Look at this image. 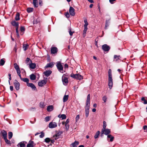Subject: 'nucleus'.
<instances>
[{
  "label": "nucleus",
  "mask_w": 147,
  "mask_h": 147,
  "mask_svg": "<svg viewBox=\"0 0 147 147\" xmlns=\"http://www.w3.org/2000/svg\"><path fill=\"white\" fill-rule=\"evenodd\" d=\"M65 128L67 130H68L69 127V124H65Z\"/></svg>",
  "instance_id": "864d4df0"
},
{
  "label": "nucleus",
  "mask_w": 147,
  "mask_h": 147,
  "mask_svg": "<svg viewBox=\"0 0 147 147\" xmlns=\"http://www.w3.org/2000/svg\"><path fill=\"white\" fill-rule=\"evenodd\" d=\"M10 89L11 91H13V87L12 86H10Z\"/></svg>",
  "instance_id": "0e129e2a"
},
{
  "label": "nucleus",
  "mask_w": 147,
  "mask_h": 147,
  "mask_svg": "<svg viewBox=\"0 0 147 147\" xmlns=\"http://www.w3.org/2000/svg\"><path fill=\"white\" fill-rule=\"evenodd\" d=\"M74 32H71V30H70L69 31V34L70 36H72L73 35V33Z\"/></svg>",
  "instance_id": "13d9d810"
},
{
  "label": "nucleus",
  "mask_w": 147,
  "mask_h": 147,
  "mask_svg": "<svg viewBox=\"0 0 147 147\" xmlns=\"http://www.w3.org/2000/svg\"><path fill=\"white\" fill-rule=\"evenodd\" d=\"M33 4L35 7H37L38 6L37 0H33Z\"/></svg>",
  "instance_id": "c85d7f7f"
},
{
  "label": "nucleus",
  "mask_w": 147,
  "mask_h": 147,
  "mask_svg": "<svg viewBox=\"0 0 147 147\" xmlns=\"http://www.w3.org/2000/svg\"><path fill=\"white\" fill-rule=\"evenodd\" d=\"M50 117L49 116H47L45 117V120L46 122H48L50 120Z\"/></svg>",
  "instance_id": "a18cd8bd"
},
{
  "label": "nucleus",
  "mask_w": 147,
  "mask_h": 147,
  "mask_svg": "<svg viewBox=\"0 0 147 147\" xmlns=\"http://www.w3.org/2000/svg\"><path fill=\"white\" fill-rule=\"evenodd\" d=\"M5 63V61L3 59H1L0 61V64L1 66L3 65Z\"/></svg>",
  "instance_id": "58836bf2"
},
{
  "label": "nucleus",
  "mask_w": 147,
  "mask_h": 147,
  "mask_svg": "<svg viewBox=\"0 0 147 147\" xmlns=\"http://www.w3.org/2000/svg\"><path fill=\"white\" fill-rule=\"evenodd\" d=\"M90 95L88 94L87 96L85 107V116L86 117H87L89 115L90 106Z\"/></svg>",
  "instance_id": "f257e3e1"
},
{
  "label": "nucleus",
  "mask_w": 147,
  "mask_h": 147,
  "mask_svg": "<svg viewBox=\"0 0 147 147\" xmlns=\"http://www.w3.org/2000/svg\"><path fill=\"white\" fill-rule=\"evenodd\" d=\"M20 19V14L18 13L16 14L15 17V20L16 21H18Z\"/></svg>",
  "instance_id": "473e14b6"
},
{
  "label": "nucleus",
  "mask_w": 147,
  "mask_h": 147,
  "mask_svg": "<svg viewBox=\"0 0 147 147\" xmlns=\"http://www.w3.org/2000/svg\"><path fill=\"white\" fill-rule=\"evenodd\" d=\"M84 29L83 31V35L84 37L86 36V32L88 30L87 26H84Z\"/></svg>",
  "instance_id": "5701e85b"
},
{
  "label": "nucleus",
  "mask_w": 147,
  "mask_h": 147,
  "mask_svg": "<svg viewBox=\"0 0 147 147\" xmlns=\"http://www.w3.org/2000/svg\"><path fill=\"white\" fill-rule=\"evenodd\" d=\"M100 134V131H98L96 132V134H95L94 138L95 139H96L98 137V136Z\"/></svg>",
  "instance_id": "72a5a7b5"
},
{
  "label": "nucleus",
  "mask_w": 147,
  "mask_h": 147,
  "mask_svg": "<svg viewBox=\"0 0 147 147\" xmlns=\"http://www.w3.org/2000/svg\"><path fill=\"white\" fill-rule=\"evenodd\" d=\"M36 108L35 107H32L29 109V110L30 111H33L35 110Z\"/></svg>",
  "instance_id": "603ef678"
},
{
  "label": "nucleus",
  "mask_w": 147,
  "mask_h": 147,
  "mask_svg": "<svg viewBox=\"0 0 147 147\" xmlns=\"http://www.w3.org/2000/svg\"><path fill=\"white\" fill-rule=\"evenodd\" d=\"M61 119L63 120L66 119V116L65 114H63L61 115Z\"/></svg>",
  "instance_id": "79ce46f5"
},
{
  "label": "nucleus",
  "mask_w": 147,
  "mask_h": 147,
  "mask_svg": "<svg viewBox=\"0 0 147 147\" xmlns=\"http://www.w3.org/2000/svg\"><path fill=\"white\" fill-rule=\"evenodd\" d=\"M14 67L16 70L20 68L18 65L17 63H14Z\"/></svg>",
  "instance_id": "ea45409f"
},
{
  "label": "nucleus",
  "mask_w": 147,
  "mask_h": 147,
  "mask_svg": "<svg viewBox=\"0 0 147 147\" xmlns=\"http://www.w3.org/2000/svg\"><path fill=\"white\" fill-rule=\"evenodd\" d=\"M18 27H16V31L17 34H18L19 33L18 30Z\"/></svg>",
  "instance_id": "338daca9"
},
{
  "label": "nucleus",
  "mask_w": 147,
  "mask_h": 147,
  "mask_svg": "<svg viewBox=\"0 0 147 147\" xmlns=\"http://www.w3.org/2000/svg\"><path fill=\"white\" fill-rule=\"evenodd\" d=\"M79 144V142H78L75 141L70 145V147H77V145Z\"/></svg>",
  "instance_id": "ddd939ff"
},
{
  "label": "nucleus",
  "mask_w": 147,
  "mask_h": 147,
  "mask_svg": "<svg viewBox=\"0 0 147 147\" xmlns=\"http://www.w3.org/2000/svg\"><path fill=\"white\" fill-rule=\"evenodd\" d=\"M4 140L5 141V142L6 144H10V145L11 144V142L9 140H8L7 139V138L4 139Z\"/></svg>",
  "instance_id": "f704fd0d"
},
{
  "label": "nucleus",
  "mask_w": 147,
  "mask_h": 147,
  "mask_svg": "<svg viewBox=\"0 0 147 147\" xmlns=\"http://www.w3.org/2000/svg\"><path fill=\"white\" fill-rule=\"evenodd\" d=\"M51 140L49 138H46L45 139V141L47 143H48L50 142Z\"/></svg>",
  "instance_id": "de8ad7c7"
},
{
  "label": "nucleus",
  "mask_w": 147,
  "mask_h": 147,
  "mask_svg": "<svg viewBox=\"0 0 147 147\" xmlns=\"http://www.w3.org/2000/svg\"><path fill=\"white\" fill-rule=\"evenodd\" d=\"M56 63V66L59 71L60 72L63 73V67L61 64V63L60 61H57Z\"/></svg>",
  "instance_id": "7ed1b4c3"
},
{
  "label": "nucleus",
  "mask_w": 147,
  "mask_h": 147,
  "mask_svg": "<svg viewBox=\"0 0 147 147\" xmlns=\"http://www.w3.org/2000/svg\"><path fill=\"white\" fill-rule=\"evenodd\" d=\"M8 138L9 139H11L13 136V133L11 132H9L8 134Z\"/></svg>",
  "instance_id": "e433bc0d"
},
{
  "label": "nucleus",
  "mask_w": 147,
  "mask_h": 147,
  "mask_svg": "<svg viewBox=\"0 0 147 147\" xmlns=\"http://www.w3.org/2000/svg\"><path fill=\"white\" fill-rule=\"evenodd\" d=\"M102 49L105 51H108L110 49L109 46L107 44H104L102 46Z\"/></svg>",
  "instance_id": "0eeeda50"
},
{
  "label": "nucleus",
  "mask_w": 147,
  "mask_h": 147,
  "mask_svg": "<svg viewBox=\"0 0 147 147\" xmlns=\"http://www.w3.org/2000/svg\"><path fill=\"white\" fill-rule=\"evenodd\" d=\"M28 46V44L24 45L23 46V48L24 49V51H26L27 50Z\"/></svg>",
  "instance_id": "a19ab883"
},
{
  "label": "nucleus",
  "mask_w": 147,
  "mask_h": 147,
  "mask_svg": "<svg viewBox=\"0 0 147 147\" xmlns=\"http://www.w3.org/2000/svg\"><path fill=\"white\" fill-rule=\"evenodd\" d=\"M38 23V22L36 20H34L33 21V23L34 24H36Z\"/></svg>",
  "instance_id": "e2e57ef3"
},
{
  "label": "nucleus",
  "mask_w": 147,
  "mask_h": 147,
  "mask_svg": "<svg viewBox=\"0 0 147 147\" xmlns=\"http://www.w3.org/2000/svg\"><path fill=\"white\" fill-rule=\"evenodd\" d=\"M69 122V119H67L66 121L65 122V124H68Z\"/></svg>",
  "instance_id": "bf43d9fd"
},
{
  "label": "nucleus",
  "mask_w": 147,
  "mask_h": 147,
  "mask_svg": "<svg viewBox=\"0 0 147 147\" xmlns=\"http://www.w3.org/2000/svg\"><path fill=\"white\" fill-rule=\"evenodd\" d=\"M21 80L24 82L26 83L27 84L29 83V80L27 78H22Z\"/></svg>",
  "instance_id": "7c9ffc66"
},
{
  "label": "nucleus",
  "mask_w": 147,
  "mask_h": 147,
  "mask_svg": "<svg viewBox=\"0 0 147 147\" xmlns=\"http://www.w3.org/2000/svg\"><path fill=\"white\" fill-rule=\"evenodd\" d=\"M1 132L2 134V136L3 137L4 139L7 138V133L5 131L3 130L1 131Z\"/></svg>",
  "instance_id": "b1692460"
},
{
  "label": "nucleus",
  "mask_w": 147,
  "mask_h": 147,
  "mask_svg": "<svg viewBox=\"0 0 147 147\" xmlns=\"http://www.w3.org/2000/svg\"><path fill=\"white\" fill-rule=\"evenodd\" d=\"M64 67L65 68H68V65L67 64H65L64 65Z\"/></svg>",
  "instance_id": "680f3d73"
},
{
  "label": "nucleus",
  "mask_w": 147,
  "mask_h": 147,
  "mask_svg": "<svg viewBox=\"0 0 147 147\" xmlns=\"http://www.w3.org/2000/svg\"><path fill=\"white\" fill-rule=\"evenodd\" d=\"M120 56L119 55H114V59L115 61H117L119 60V57Z\"/></svg>",
  "instance_id": "2f4dec72"
},
{
  "label": "nucleus",
  "mask_w": 147,
  "mask_h": 147,
  "mask_svg": "<svg viewBox=\"0 0 147 147\" xmlns=\"http://www.w3.org/2000/svg\"><path fill=\"white\" fill-rule=\"evenodd\" d=\"M80 118V116L79 115H78L76 116V122H77L79 119Z\"/></svg>",
  "instance_id": "3c124183"
},
{
  "label": "nucleus",
  "mask_w": 147,
  "mask_h": 147,
  "mask_svg": "<svg viewBox=\"0 0 147 147\" xmlns=\"http://www.w3.org/2000/svg\"><path fill=\"white\" fill-rule=\"evenodd\" d=\"M16 70L17 71L18 74H20V68Z\"/></svg>",
  "instance_id": "4d7b16f0"
},
{
  "label": "nucleus",
  "mask_w": 147,
  "mask_h": 147,
  "mask_svg": "<svg viewBox=\"0 0 147 147\" xmlns=\"http://www.w3.org/2000/svg\"><path fill=\"white\" fill-rule=\"evenodd\" d=\"M52 73V71L51 70H49L46 71L44 72V75L47 77H48Z\"/></svg>",
  "instance_id": "dca6fc26"
},
{
  "label": "nucleus",
  "mask_w": 147,
  "mask_h": 147,
  "mask_svg": "<svg viewBox=\"0 0 147 147\" xmlns=\"http://www.w3.org/2000/svg\"><path fill=\"white\" fill-rule=\"evenodd\" d=\"M36 76L34 74H31L30 76V79L32 80H34L36 79Z\"/></svg>",
  "instance_id": "cd10ccee"
},
{
  "label": "nucleus",
  "mask_w": 147,
  "mask_h": 147,
  "mask_svg": "<svg viewBox=\"0 0 147 147\" xmlns=\"http://www.w3.org/2000/svg\"><path fill=\"white\" fill-rule=\"evenodd\" d=\"M57 126V123L55 122H51L49 124V127L50 128H55Z\"/></svg>",
  "instance_id": "423d86ee"
},
{
  "label": "nucleus",
  "mask_w": 147,
  "mask_h": 147,
  "mask_svg": "<svg viewBox=\"0 0 147 147\" xmlns=\"http://www.w3.org/2000/svg\"><path fill=\"white\" fill-rule=\"evenodd\" d=\"M58 51L57 48L55 47H51V51L52 54H54L56 53Z\"/></svg>",
  "instance_id": "9b49d317"
},
{
  "label": "nucleus",
  "mask_w": 147,
  "mask_h": 147,
  "mask_svg": "<svg viewBox=\"0 0 147 147\" xmlns=\"http://www.w3.org/2000/svg\"><path fill=\"white\" fill-rule=\"evenodd\" d=\"M141 100L144 101V104H147V101L145 99L144 97H142L141 98Z\"/></svg>",
  "instance_id": "49530a36"
},
{
  "label": "nucleus",
  "mask_w": 147,
  "mask_h": 147,
  "mask_svg": "<svg viewBox=\"0 0 147 147\" xmlns=\"http://www.w3.org/2000/svg\"><path fill=\"white\" fill-rule=\"evenodd\" d=\"M107 139L108 138H110V142H112V141H113V139H114V137L112 136L111 134H109L108 135H107Z\"/></svg>",
  "instance_id": "bb28decb"
},
{
  "label": "nucleus",
  "mask_w": 147,
  "mask_h": 147,
  "mask_svg": "<svg viewBox=\"0 0 147 147\" xmlns=\"http://www.w3.org/2000/svg\"><path fill=\"white\" fill-rule=\"evenodd\" d=\"M32 62L31 60L28 57H27L25 61V63L27 65H29Z\"/></svg>",
  "instance_id": "412c9836"
},
{
  "label": "nucleus",
  "mask_w": 147,
  "mask_h": 147,
  "mask_svg": "<svg viewBox=\"0 0 147 147\" xmlns=\"http://www.w3.org/2000/svg\"><path fill=\"white\" fill-rule=\"evenodd\" d=\"M33 11V8H28L27 10V11L28 13H30Z\"/></svg>",
  "instance_id": "4c0bfd02"
},
{
  "label": "nucleus",
  "mask_w": 147,
  "mask_h": 147,
  "mask_svg": "<svg viewBox=\"0 0 147 147\" xmlns=\"http://www.w3.org/2000/svg\"><path fill=\"white\" fill-rule=\"evenodd\" d=\"M108 86L110 89L112 88L113 86L112 71L111 69H109L108 71Z\"/></svg>",
  "instance_id": "f03ea898"
},
{
  "label": "nucleus",
  "mask_w": 147,
  "mask_h": 147,
  "mask_svg": "<svg viewBox=\"0 0 147 147\" xmlns=\"http://www.w3.org/2000/svg\"><path fill=\"white\" fill-rule=\"evenodd\" d=\"M27 143L26 142H20L17 145L19 146L20 147H26V144Z\"/></svg>",
  "instance_id": "2eb2a0df"
},
{
  "label": "nucleus",
  "mask_w": 147,
  "mask_h": 147,
  "mask_svg": "<svg viewBox=\"0 0 147 147\" xmlns=\"http://www.w3.org/2000/svg\"><path fill=\"white\" fill-rule=\"evenodd\" d=\"M20 30L22 32H23L24 31L25 28L23 26H21L20 28Z\"/></svg>",
  "instance_id": "5fc2aeb1"
},
{
  "label": "nucleus",
  "mask_w": 147,
  "mask_h": 147,
  "mask_svg": "<svg viewBox=\"0 0 147 147\" xmlns=\"http://www.w3.org/2000/svg\"><path fill=\"white\" fill-rule=\"evenodd\" d=\"M34 142L32 141H30L29 143L27 144V147H33L34 146Z\"/></svg>",
  "instance_id": "aec40b11"
},
{
  "label": "nucleus",
  "mask_w": 147,
  "mask_h": 147,
  "mask_svg": "<svg viewBox=\"0 0 147 147\" xmlns=\"http://www.w3.org/2000/svg\"><path fill=\"white\" fill-rule=\"evenodd\" d=\"M69 13L70 15L72 16H74L75 15V9L72 7H70Z\"/></svg>",
  "instance_id": "9d476101"
},
{
  "label": "nucleus",
  "mask_w": 147,
  "mask_h": 147,
  "mask_svg": "<svg viewBox=\"0 0 147 147\" xmlns=\"http://www.w3.org/2000/svg\"><path fill=\"white\" fill-rule=\"evenodd\" d=\"M11 24L12 26H16V27H19V24L18 22H16L14 21L11 22Z\"/></svg>",
  "instance_id": "393cba45"
},
{
  "label": "nucleus",
  "mask_w": 147,
  "mask_h": 147,
  "mask_svg": "<svg viewBox=\"0 0 147 147\" xmlns=\"http://www.w3.org/2000/svg\"><path fill=\"white\" fill-rule=\"evenodd\" d=\"M84 22L85 24L84 25V26H87L88 25V24L87 19H85V20H84Z\"/></svg>",
  "instance_id": "37998d69"
},
{
  "label": "nucleus",
  "mask_w": 147,
  "mask_h": 147,
  "mask_svg": "<svg viewBox=\"0 0 147 147\" xmlns=\"http://www.w3.org/2000/svg\"><path fill=\"white\" fill-rule=\"evenodd\" d=\"M103 132L105 135H108L111 133V131L110 129H105L104 130H103Z\"/></svg>",
  "instance_id": "a211bd4d"
},
{
  "label": "nucleus",
  "mask_w": 147,
  "mask_h": 147,
  "mask_svg": "<svg viewBox=\"0 0 147 147\" xmlns=\"http://www.w3.org/2000/svg\"><path fill=\"white\" fill-rule=\"evenodd\" d=\"M110 19L107 20L106 21L105 25V29L106 30L107 29L110 23Z\"/></svg>",
  "instance_id": "4468645a"
},
{
  "label": "nucleus",
  "mask_w": 147,
  "mask_h": 147,
  "mask_svg": "<svg viewBox=\"0 0 147 147\" xmlns=\"http://www.w3.org/2000/svg\"><path fill=\"white\" fill-rule=\"evenodd\" d=\"M107 99V96H105L103 97L102 100L104 101V102H105Z\"/></svg>",
  "instance_id": "c03bdc74"
},
{
  "label": "nucleus",
  "mask_w": 147,
  "mask_h": 147,
  "mask_svg": "<svg viewBox=\"0 0 147 147\" xmlns=\"http://www.w3.org/2000/svg\"><path fill=\"white\" fill-rule=\"evenodd\" d=\"M62 134V133L61 131H59L55 135L53 136L54 137H55V139L57 140L58 139L59 136H60L61 134Z\"/></svg>",
  "instance_id": "f3484780"
},
{
  "label": "nucleus",
  "mask_w": 147,
  "mask_h": 147,
  "mask_svg": "<svg viewBox=\"0 0 147 147\" xmlns=\"http://www.w3.org/2000/svg\"><path fill=\"white\" fill-rule=\"evenodd\" d=\"M30 68L32 69H34L36 66V65L35 63H30V64L29 65Z\"/></svg>",
  "instance_id": "4be33fe9"
},
{
  "label": "nucleus",
  "mask_w": 147,
  "mask_h": 147,
  "mask_svg": "<svg viewBox=\"0 0 147 147\" xmlns=\"http://www.w3.org/2000/svg\"><path fill=\"white\" fill-rule=\"evenodd\" d=\"M54 65V63L53 62H50L47 63L45 67V68L48 67H52Z\"/></svg>",
  "instance_id": "6ab92c4d"
},
{
  "label": "nucleus",
  "mask_w": 147,
  "mask_h": 147,
  "mask_svg": "<svg viewBox=\"0 0 147 147\" xmlns=\"http://www.w3.org/2000/svg\"><path fill=\"white\" fill-rule=\"evenodd\" d=\"M71 77L78 80H81L83 79V76L79 74H71Z\"/></svg>",
  "instance_id": "20e7f679"
},
{
  "label": "nucleus",
  "mask_w": 147,
  "mask_h": 147,
  "mask_svg": "<svg viewBox=\"0 0 147 147\" xmlns=\"http://www.w3.org/2000/svg\"><path fill=\"white\" fill-rule=\"evenodd\" d=\"M116 0H109L110 2L111 3L113 4V2Z\"/></svg>",
  "instance_id": "774afa93"
},
{
  "label": "nucleus",
  "mask_w": 147,
  "mask_h": 147,
  "mask_svg": "<svg viewBox=\"0 0 147 147\" xmlns=\"http://www.w3.org/2000/svg\"><path fill=\"white\" fill-rule=\"evenodd\" d=\"M13 84L16 90H18L20 89V83L16 80H15L13 82Z\"/></svg>",
  "instance_id": "39448f33"
},
{
  "label": "nucleus",
  "mask_w": 147,
  "mask_h": 147,
  "mask_svg": "<svg viewBox=\"0 0 147 147\" xmlns=\"http://www.w3.org/2000/svg\"><path fill=\"white\" fill-rule=\"evenodd\" d=\"M103 128L102 129V130H104L106 129V127L107 124L106 123L105 121H104L103 122Z\"/></svg>",
  "instance_id": "c9c22d12"
},
{
  "label": "nucleus",
  "mask_w": 147,
  "mask_h": 147,
  "mask_svg": "<svg viewBox=\"0 0 147 147\" xmlns=\"http://www.w3.org/2000/svg\"><path fill=\"white\" fill-rule=\"evenodd\" d=\"M27 86L29 87H31L32 89L34 90H35L36 89V88L34 85L32 83H29L27 84Z\"/></svg>",
  "instance_id": "f8f14e48"
},
{
  "label": "nucleus",
  "mask_w": 147,
  "mask_h": 147,
  "mask_svg": "<svg viewBox=\"0 0 147 147\" xmlns=\"http://www.w3.org/2000/svg\"><path fill=\"white\" fill-rule=\"evenodd\" d=\"M40 106L41 108H44L45 105H44V103L42 102H41L40 104Z\"/></svg>",
  "instance_id": "8fccbe9b"
},
{
  "label": "nucleus",
  "mask_w": 147,
  "mask_h": 147,
  "mask_svg": "<svg viewBox=\"0 0 147 147\" xmlns=\"http://www.w3.org/2000/svg\"><path fill=\"white\" fill-rule=\"evenodd\" d=\"M40 133H41V134L39 136L40 137V138H43L44 136H45L44 133L42 132H41Z\"/></svg>",
  "instance_id": "09e8293b"
},
{
  "label": "nucleus",
  "mask_w": 147,
  "mask_h": 147,
  "mask_svg": "<svg viewBox=\"0 0 147 147\" xmlns=\"http://www.w3.org/2000/svg\"><path fill=\"white\" fill-rule=\"evenodd\" d=\"M42 1L41 0H39V5L40 6L42 5Z\"/></svg>",
  "instance_id": "052dcab7"
},
{
  "label": "nucleus",
  "mask_w": 147,
  "mask_h": 147,
  "mask_svg": "<svg viewBox=\"0 0 147 147\" xmlns=\"http://www.w3.org/2000/svg\"><path fill=\"white\" fill-rule=\"evenodd\" d=\"M69 97L68 95H65L63 97V102H65L68 100Z\"/></svg>",
  "instance_id": "c756f323"
},
{
  "label": "nucleus",
  "mask_w": 147,
  "mask_h": 147,
  "mask_svg": "<svg viewBox=\"0 0 147 147\" xmlns=\"http://www.w3.org/2000/svg\"><path fill=\"white\" fill-rule=\"evenodd\" d=\"M53 105H49L47 108V110L48 111L50 112L52 111L53 110Z\"/></svg>",
  "instance_id": "a878e982"
},
{
  "label": "nucleus",
  "mask_w": 147,
  "mask_h": 147,
  "mask_svg": "<svg viewBox=\"0 0 147 147\" xmlns=\"http://www.w3.org/2000/svg\"><path fill=\"white\" fill-rule=\"evenodd\" d=\"M62 81L64 85H66L68 83L67 78L64 76H63L62 77Z\"/></svg>",
  "instance_id": "6e6552de"
},
{
  "label": "nucleus",
  "mask_w": 147,
  "mask_h": 147,
  "mask_svg": "<svg viewBox=\"0 0 147 147\" xmlns=\"http://www.w3.org/2000/svg\"><path fill=\"white\" fill-rule=\"evenodd\" d=\"M47 83V81L45 80H42L41 81H39L38 85L39 86L42 87L45 85Z\"/></svg>",
  "instance_id": "1a4fd4ad"
},
{
  "label": "nucleus",
  "mask_w": 147,
  "mask_h": 147,
  "mask_svg": "<svg viewBox=\"0 0 147 147\" xmlns=\"http://www.w3.org/2000/svg\"><path fill=\"white\" fill-rule=\"evenodd\" d=\"M143 129L144 130H146V129L147 130V126L146 125H144L143 127Z\"/></svg>",
  "instance_id": "69168bd1"
},
{
  "label": "nucleus",
  "mask_w": 147,
  "mask_h": 147,
  "mask_svg": "<svg viewBox=\"0 0 147 147\" xmlns=\"http://www.w3.org/2000/svg\"><path fill=\"white\" fill-rule=\"evenodd\" d=\"M65 16L67 18H69L70 17V15L68 12H67L65 13Z\"/></svg>",
  "instance_id": "6e6d98bb"
}]
</instances>
